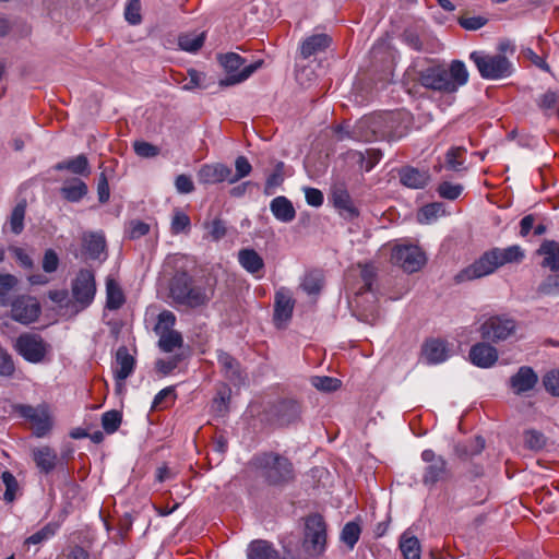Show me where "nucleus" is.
I'll return each instance as SVG.
<instances>
[{"label": "nucleus", "instance_id": "5", "mask_svg": "<svg viewBox=\"0 0 559 559\" xmlns=\"http://www.w3.org/2000/svg\"><path fill=\"white\" fill-rule=\"evenodd\" d=\"M218 61L228 74L219 81L221 86H230L247 80L263 63L262 60H258L245 66L246 60L236 52L218 55Z\"/></svg>", "mask_w": 559, "mask_h": 559}, {"label": "nucleus", "instance_id": "23", "mask_svg": "<svg viewBox=\"0 0 559 559\" xmlns=\"http://www.w3.org/2000/svg\"><path fill=\"white\" fill-rule=\"evenodd\" d=\"M295 300L284 288L277 290L274 296V316L275 322H286L290 320Z\"/></svg>", "mask_w": 559, "mask_h": 559}, {"label": "nucleus", "instance_id": "7", "mask_svg": "<svg viewBox=\"0 0 559 559\" xmlns=\"http://www.w3.org/2000/svg\"><path fill=\"white\" fill-rule=\"evenodd\" d=\"M326 523L320 513L305 518L304 547L311 556H321L326 547Z\"/></svg>", "mask_w": 559, "mask_h": 559}, {"label": "nucleus", "instance_id": "32", "mask_svg": "<svg viewBox=\"0 0 559 559\" xmlns=\"http://www.w3.org/2000/svg\"><path fill=\"white\" fill-rule=\"evenodd\" d=\"M238 261L240 265L251 274H258L264 269L263 258L251 248L241 249L238 252Z\"/></svg>", "mask_w": 559, "mask_h": 559}, {"label": "nucleus", "instance_id": "24", "mask_svg": "<svg viewBox=\"0 0 559 559\" xmlns=\"http://www.w3.org/2000/svg\"><path fill=\"white\" fill-rule=\"evenodd\" d=\"M524 258V252L520 246H510L508 248L491 249V273L495 269L507 263L520 262Z\"/></svg>", "mask_w": 559, "mask_h": 559}, {"label": "nucleus", "instance_id": "22", "mask_svg": "<svg viewBox=\"0 0 559 559\" xmlns=\"http://www.w3.org/2000/svg\"><path fill=\"white\" fill-rule=\"evenodd\" d=\"M480 332L484 340L489 335L488 320L480 325ZM472 364L481 368H489V343L484 341L472 346L469 350Z\"/></svg>", "mask_w": 559, "mask_h": 559}, {"label": "nucleus", "instance_id": "40", "mask_svg": "<svg viewBox=\"0 0 559 559\" xmlns=\"http://www.w3.org/2000/svg\"><path fill=\"white\" fill-rule=\"evenodd\" d=\"M284 167L283 162H277L272 174L267 176L263 190L265 195L274 194L275 189L283 185L285 179Z\"/></svg>", "mask_w": 559, "mask_h": 559}, {"label": "nucleus", "instance_id": "3", "mask_svg": "<svg viewBox=\"0 0 559 559\" xmlns=\"http://www.w3.org/2000/svg\"><path fill=\"white\" fill-rule=\"evenodd\" d=\"M400 114L388 111L361 119L353 133L355 139L366 142L373 140H395L402 136Z\"/></svg>", "mask_w": 559, "mask_h": 559}, {"label": "nucleus", "instance_id": "11", "mask_svg": "<svg viewBox=\"0 0 559 559\" xmlns=\"http://www.w3.org/2000/svg\"><path fill=\"white\" fill-rule=\"evenodd\" d=\"M418 82L421 86L440 92H454L455 84L450 80L448 70L442 66L428 67L418 72Z\"/></svg>", "mask_w": 559, "mask_h": 559}, {"label": "nucleus", "instance_id": "43", "mask_svg": "<svg viewBox=\"0 0 559 559\" xmlns=\"http://www.w3.org/2000/svg\"><path fill=\"white\" fill-rule=\"evenodd\" d=\"M300 287L308 295H318L323 287V277L317 271L309 272L305 275Z\"/></svg>", "mask_w": 559, "mask_h": 559}, {"label": "nucleus", "instance_id": "51", "mask_svg": "<svg viewBox=\"0 0 559 559\" xmlns=\"http://www.w3.org/2000/svg\"><path fill=\"white\" fill-rule=\"evenodd\" d=\"M311 384L319 391L334 392L341 386L342 382L337 378L316 376L311 378Z\"/></svg>", "mask_w": 559, "mask_h": 559}, {"label": "nucleus", "instance_id": "25", "mask_svg": "<svg viewBox=\"0 0 559 559\" xmlns=\"http://www.w3.org/2000/svg\"><path fill=\"white\" fill-rule=\"evenodd\" d=\"M516 330L515 321L508 316H491V341L507 340Z\"/></svg>", "mask_w": 559, "mask_h": 559}, {"label": "nucleus", "instance_id": "13", "mask_svg": "<svg viewBox=\"0 0 559 559\" xmlns=\"http://www.w3.org/2000/svg\"><path fill=\"white\" fill-rule=\"evenodd\" d=\"M421 460L427 464L423 475L424 485L433 486L448 477V463L441 455H437L432 450L427 449L423 451Z\"/></svg>", "mask_w": 559, "mask_h": 559}, {"label": "nucleus", "instance_id": "47", "mask_svg": "<svg viewBox=\"0 0 559 559\" xmlns=\"http://www.w3.org/2000/svg\"><path fill=\"white\" fill-rule=\"evenodd\" d=\"M466 151L463 147H452L445 154V167L450 170L461 171L464 169V155Z\"/></svg>", "mask_w": 559, "mask_h": 559}, {"label": "nucleus", "instance_id": "14", "mask_svg": "<svg viewBox=\"0 0 559 559\" xmlns=\"http://www.w3.org/2000/svg\"><path fill=\"white\" fill-rule=\"evenodd\" d=\"M270 420L278 426H288L300 418L301 405L296 400L283 399L273 403L269 411Z\"/></svg>", "mask_w": 559, "mask_h": 559}, {"label": "nucleus", "instance_id": "44", "mask_svg": "<svg viewBox=\"0 0 559 559\" xmlns=\"http://www.w3.org/2000/svg\"><path fill=\"white\" fill-rule=\"evenodd\" d=\"M85 249L88 253V257L93 260L99 258L100 253L106 248V241L104 236L98 234H91L87 238L84 239Z\"/></svg>", "mask_w": 559, "mask_h": 559}, {"label": "nucleus", "instance_id": "53", "mask_svg": "<svg viewBox=\"0 0 559 559\" xmlns=\"http://www.w3.org/2000/svg\"><path fill=\"white\" fill-rule=\"evenodd\" d=\"M448 72L450 80H452L456 87L457 85H464L468 80V73L465 64L460 60L452 61Z\"/></svg>", "mask_w": 559, "mask_h": 559}, {"label": "nucleus", "instance_id": "33", "mask_svg": "<svg viewBox=\"0 0 559 559\" xmlns=\"http://www.w3.org/2000/svg\"><path fill=\"white\" fill-rule=\"evenodd\" d=\"M485 448L486 439L481 436H475L472 440L455 444L454 452L460 459L467 460L480 454Z\"/></svg>", "mask_w": 559, "mask_h": 559}, {"label": "nucleus", "instance_id": "2", "mask_svg": "<svg viewBox=\"0 0 559 559\" xmlns=\"http://www.w3.org/2000/svg\"><path fill=\"white\" fill-rule=\"evenodd\" d=\"M249 466L270 486H283L294 479L293 463L276 452H261L252 456Z\"/></svg>", "mask_w": 559, "mask_h": 559}, {"label": "nucleus", "instance_id": "42", "mask_svg": "<svg viewBox=\"0 0 559 559\" xmlns=\"http://www.w3.org/2000/svg\"><path fill=\"white\" fill-rule=\"evenodd\" d=\"M182 336L175 330L165 331L158 341L159 348L165 353H171L176 347H181Z\"/></svg>", "mask_w": 559, "mask_h": 559}, {"label": "nucleus", "instance_id": "28", "mask_svg": "<svg viewBox=\"0 0 559 559\" xmlns=\"http://www.w3.org/2000/svg\"><path fill=\"white\" fill-rule=\"evenodd\" d=\"M332 43V38L326 34H316L307 37L300 47V55L307 59L318 52L324 51Z\"/></svg>", "mask_w": 559, "mask_h": 559}, {"label": "nucleus", "instance_id": "35", "mask_svg": "<svg viewBox=\"0 0 559 559\" xmlns=\"http://www.w3.org/2000/svg\"><path fill=\"white\" fill-rule=\"evenodd\" d=\"M399 547L404 559H420V542L416 536L411 535L407 531L401 535Z\"/></svg>", "mask_w": 559, "mask_h": 559}, {"label": "nucleus", "instance_id": "62", "mask_svg": "<svg viewBox=\"0 0 559 559\" xmlns=\"http://www.w3.org/2000/svg\"><path fill=\"white\" fill-rule=\"evenodd\" d=\"M206 229L209 230V235L214 241H218L224 238L227 234L226 224L221 218H215L211 223L206 224Z\"/></svg>", "mask_w": 559, "mask_h": 559}, {"label": "nucleus", "instance_id": "29", "mask_svg": "<svg viewBox=\"0 0 559 559\" xmlns=\"http://www.w3.org/2000/svg\"><path fill=\"white\" fill-rule=\"evenodd\" d=\"M87 192V185L79 178L67 180L60 188L61 197L72 203L80 202Z\"/></svg>", "mask_w": 559, "mask_h": 559}, {"label": "nucleus", "instance_id": "12", "mask_svg": "<svg viewBox=\"0 0 559 559\" xmlns=\"http://www.w3.org/2000/svg\"><path fill=\"white\" fill-rule=\"evenodd\" d=\"M96 293V283L94 273L82 269L72 282V296L82 308L88 307L94 300Z\"/></svg>", "mask_w": 559, "mask_h": 559}, {"label": "nucleus", "instance_id": "27", "mask_svg": "<svg viewBox=\"0 0 559 559\" xmlns=\"http://www.w3.org/2000/svg\"><path fill=\"white\" fill-rule=\"evenodd\" d=\"M270 210L274 217L283 223H290L296 217V210L289 199L280 195L270 203Z\"/></svg>", "mask_w": 559, "mask_h": 559}, {"label": "nucleus", "instance_id": "19", "mask_svg": "<svg viewBox=\"0 0 559 559\" xmlns=\"http://www.w3.org/2000/svg\"><path fill=\"white\" fill-rule=\"evenodd\" d=\"M199 180L205 185H215L223 181L230 183L231 168L225 164H205L199 170Z\"/></svg>", "mask_w": 559, "mask_h": 559}, {"label": "nucleus", "instance_id": "17", "mask_svg": "<svg viewBox=\"0 0 559 559\" xmlns=\"http://www.w3.org/2000/svg\"><path fill=\"white\" fill-rule=\"evenodd\" d=\"M538 382L537 373L528 366H522L510 378V388L516 395L532 391Z\"/></svg>", "mask_w": 559, "mask_h": 559}, {"label": "nucleus", "instance_id": "50", "mask_svg": "<svg viewBox=\"0 0 559 559\" xmlns=\"http://www.w3.org/2000/svg\"><path fill=\"white\" fill-rule=\"evenodd\" d=\"M121 423L122 414L119 411L111 409L102 415V427L109 435L116 432Z\"/></svg>", "mask_w": 559, "mask_h": 559}, {"label": "nucleus", "instance_id": "64", "mask_svg": "<svg viewBox=\"0 0 559 559\" xmlns=\"http://www.w3.org/2000/svg\"><path fill=\"white\" fill-rule=\"evenodd\" d=\"M544 295H559V274L549 275L538 287Z\"/></svg>", "mask_w": 559, "mask_h": 559}, {"label": "nucleus", "instance_id": "6", "mask_svg": "<svg viewBox=\"0 0 559 559\" xmlns=\"http://www.w3.org/2000/svg\"><path fill=\"white\" fill-rule=\"evenodd\" d=\"M360 267L359 278L361 286L355 294L354 302L359 309V319L361 321L373 323L379 318V312L376 306V296L372 294V301L369 307L362 305V296L365 293H372V285L377 278V272L372 264H358Z\"/></svg>", "mask_w": 559, "mask_h": 559}, {"label": "nucleus", "instance_id": "4", "mask_svg": "<svg viewBox=\"0 0 559 559\" xmlns=\"http://www.w3.org/2000/svg\"><path fill=\"white\" fill-rule=\"evenodd\" d=\"M12 411L32 424L33 435L37 438H44L52 430L53 418L47 403L37 406L13 404Z\"/></svg>", "mask_w": 559, "mask_h": 559}, {"label": "nucleus", "instance_id": "30", "mask_svg": "<svg viewBox=\"0 0 559 559\" xmlns=\"http://www.w3.org/2000/svg\"><path fill=\"white\" fill-rule=\"evenodd\" d=\"M33 460L41 473L49 474L58 463L57 452L49 447L33 450Z\"/></svg>", "mask_w": 559, "mask_h": 559}, {"label": "nucleus", "instance_id": "10", "mask_svg": "<svg viewBox=\"0 0 559 559\" xmlns=\"http://www.w3.org/2000/svg\"><path fill=\"white\" fill-rule=\"evenodd\" d=\"M9 306H11V319L24 325L36 322L41 313L40 304L29 295L17 296L10 301Z\"/></svg>", "mask_w": 559, "mask_h": 559}, {"label": "nucleus", "instance_id": "31", "mask_svg": "<svg viewBox=\"0 0 559 559\" xmlns=\"http://www.w3.org/2000/svg\"><path fill=\"white\" fill-rule=\"evenodd\" d=\"M248 559H281L278 551L273 545L264 539H255L249 544L247 550Z\"/></svg>", "mask_w": 559, "mask_h": 559}, {"label": "nucleus", "instance_id": "37", "mask_svg": "<svg viewBox=\"0 0 559 559\" xmlns=\"http://www.w3.org/2000/svg\"><path fill=\"white\" fill-rule=\"evenodd\" d=\"M423 354L430 364H438L447 358L445 343L440 340L427 341L423 346Z\"/></svg>", "mask_w": 559, "mask_h": 559}, {"label": "nucleus", "instance_id": "39", "mask_svg": "<svg viewBox=\"0 0 559 559\" xmlns=\"http://www.w3.org/2000/svg\"><path fill=\"white\" fill-rule=\"evenodd\" d=\"M19 285V278L10 273L0 274V306H9L10 293Z\"/></svg>", "mask_w": 559, "mask_h": 559}, {"label": "nucleus", "instance_id": "8", "mask_svg": "<svg viewBox=\"0 0 559 559\" xmlns=\"http://www.w3.org/2000/svg\"><path fill=\"white\" fill-rule=\"evenodd\" d=\"M13 348L27 362L40 364L45 360L51 346L41 335L24 332L16 337Z\"/></svg>", "mask_w": 559, "mask_h": 559}, {"label": "nucleus", "instance_id": "48", "mask_svg": "<svg viewBox=\"0 0 559 559\" xmlns=\"http://www.w3.org/2000/svg\"><path fill=\"white\" fill-rule=\"evenodd\" d=\"M361 528L358 523L352 521L344 525L341 532V540L353 549L359 540Z\"/></svg>", "mask_w": 559, "mask_h": 559}, {"label": "nucleus", "instance_id": "56", "mask_svg": "<svg viewBox=\"0 0 559 559\" xmlns=\"http://www.w3.org/2000/svg\"><path fill=\"white\" fill-rule=\"evenodd\" d=\"M235 175L231 174L230 183H235L238 180L247 177L252 171V166L246 156H238L235 160Z\"/></svg>", "mask_w": 559, "mask_h": 559}, {"label": "nucleus", "instance_id": "18", "mask_svg": "<svg viewBox=\"0 0 559 559\" xmlns=\"http://www.w3.org/2000/svg\"><path fill=\"white\" fill-rule=\"evenodd\" d=\"M217 361L224 377L235 385L241 384L246 380V373L241 368L240 362L230 354L218 350Z\"/></svg>", "mask_w": 559, "mask_h": 559}, {"label": "nucleus", "instance_id": "54", "mask_svg": "<svg viewBox=\"0 0 559 559\" xmlns=\"http://www.w3.org/2000/svg\"><path fill=\"white\" fill-rule=\"evenodd\" d=\"M190 217L180 210H176L171 219V233L178 235L190 230Z\"/></svg>", "mask_w": 559, "mask_h": 559}, {"label": "nucleus", "instance_id": "57", "mask_svg": "<svg viewBox=\"0 0 559 559\" xmlns=\"http://www.w3.org/2000/svg\"><path fill=\"white\" fill-rule=\"evenodd\" d=\"M188 76L189 82L183 85V90L186 91H193L195 88H206L207 85L205 84L206 75L203 72H200L195 69H189L188 70Z\"/></svg>", "mask_w": 559, "mask_h": 559}, {"label": "nucleus", "instance_id": "34", "mask_svg": "<svg viewBox=\"0 0 559 559\" xmlns=\"http://www.w3.org/2000/svg\"><path fill=\"white\" fill-rule=\"evenodd\" d=\"M106 308L109 310H118L126 302L124 294L119 283L114 278L106 281Z\"/></svg>", "mask_w": 559, "mask_h": 559}, {"label": "nucleus", "instance_id": "41", "mask_svg": "<svg viewBox=\"0 0 559 559\" xmlns=\"http://www.w3.org/2000/svg\"><path fill=\"white\" fill-rule=\"evenodd\" d=\"M26 200H21L12 210L10 215L11 231L20 235L24 229V217L26 212Z\"/></svg>", "mask_w": 559, "mask_h": 559}, {"label": "nucleus", "instance_id": "59", "mask_svg": "<svg viewBox=\"0 0 559 559\" xmlns=\"http://www.w3.org/2000/svg\"><path fill=\"white\" fill-rule=\"evenodd\" d=\"M462 191V185H453L449 181H443L438 187V193L440 194V197L448 200L457 199L461 195Z\"/></svg>", "mask_w": 559, "mask_h": 559}, {"label": "nucleus", "instance_id": "61", "mask_svg": "<svg viewBox=\"0 0 559 559\" xmlns=\"http://www.w3.org/2000/svg\"><path fill=\"white\" fill-rule=\"evenodd\" d=\"M367 156L359 154V162L361 168L366 171H370L381 159L382 153L380 150L370 148L366 151Z\"/></svg>", "mask_w": 559, "mask_h": 559}, {"label": "nucleus", "instance_id": "55", "mask_svg": "<svg viewBox=\"0 0 559 559\" xmlns=\"http://www.w3.org/2000/svg\"><path fill=\"white\" fill-rule=\"evenodd\" d=\"M15 372V364L9 352L0 347V377L12 378Z\"/></svg>", "mask_w": 559, "mask_h": 559}, {"label": "nucleus", "instance_id": "52", "mask_svg": "<svg viewBox=\"0 0 559 559\" xmlns=\"http://www.w3.org/2000/svg\"><path fill=\"white\" fill-rule=\"evenodd\" d=\"M1 480H2V483L5 486V491H4V495H3V499L7 502L14 501V499L16 497V492L19 490V484H17V480H16L15 476L11 472L4 471L1 474Z\"/></svg>", "mask_w": 559, "mask_h": 559}, {"label": "nucleus", "instance_id": "63", "mask_svg": "<svg viewBox=\"0 0 559 559\" xmlns=\"http://www.w3.org/2000/svg\"><path fill=\"white\" fill-rule=\"evenodd\" d=\"M543 382L546 391L552 395L559 396V368L546 373Z\"/></svg>", "mask_w": 559, "mask_h": 559}, {"label": "nucleus", "instance_id": "21", "mask_svg": "<svg viewBox=\"0 0 559 559\" xmlns=\"http://www.w3.org/2000/svg\"><path fill=\"white\" fill-rule=\"evenodd\" d=\"M489 274V251H485L478 260L459 272L454 281L462 283L473 281Z\"/></svg>", "mask_w": 559, "mask_h": 559}, {"label": "nucleus", "instance_id": "49", "mask_svg": "<svg viewBox=\"0 0 559 559\" xmlns=\"http://www.w3.org/2000/svg\"><path fill=\"white\" fill-rule=\"evenodd\" d=\"M58 525L56 523H48L45 526H43L39 531L32 534L24 540L25 546L29 545H39L44 543L45 540L52 537L57 532Z\"/></svg>", "mask_w": 559, "mask_h": 559}, {"label": "nucleus", "instance_id": "26", "mask_svg": "<svg viewBox=\"0 0 559 559\" xmlns=\"http://www.w3.org/2000/svg\"><path fill=\"white\" fill-rule=\"evenodd\" d=\"M53 169L57 171L68 170L76 176L88 177L91 175L90 162L84 154L59 162L53 166Z\"/></svg>", "mask_w": 559, "mask_h": 559}, {"label": "nucleus", "instance_id": "9", "mask_svg": "<svg viewBox=\"0 0 559 559\" xmlns=\"http://www.w3.org/2000/svg\"><path fill=\"white\" fill-rule=\"evenodd\" d=\"M391 260L407 273L419 271L426 264V254L418 246L399 245L392 250Z\"/></svg>", "mask_w": 559, "mask_h": 559}, {"label": "nucleus", "instance_id": "46", "mask_svg": "<svg viewBox=\"0 0 559 559\" xmlns=\"http://www.w3.org/2000/svg\"><path fill=\"white\" fill-rule=\"evenodd\" d=\"M204 40V33H201L199 35L183 34L179 36L178 45L185 51L195 52L203 46Z\"/></svg>", "mask_w": 559, "mask_h": 559}, {"label": "nucleus", "instance_id": "36", "mask_svg": "<svg viewBox=\"0 0 559 559\" xmlns=\"http://www.w3.org/2000/svg\"><path fill=\"white\" fill-rule=\"evenodd\" d=\"M514 66L508 56L491 57V80H502L512 75Z\"/></svg>", "mask_w": 559, "mask_h": 559}, {"label": "nucleus", "instance_id": "60", "mask_svg": "<svg viewBox=\"0 0 559 559\" xmlns=\"http://www.w3.org/2000/svg\"><path fill=\"white\" fill-rule=\"evenodd\" d=\"M524 443L526 448L537 451L544 448L546 444V438L542 432L528 430L525 432Z\"/></svg>", "mask_w": 559, "mask_h": 559}, {"label": "nucleus", "instance_id": "58", "mask_svg": "<svg viewBox=\"0 0 559 559\" xmlns=\"http://www.w3.org/2000/svg\"><path fill=\"white\" fill-rule=\"evenodd\" d=\"M124 17L132 25L141 23L142 16L140 0H129L124 10Z\"/></svg>", "mask_w": 559, "mask_h": 559}, {"label": "nucleus", "instance_id": "20", "mask_svg": "<svg viewBox=\"0 0 559 559\" xmlns=\"http://www.w3.org/2000/svg\"><path fill=\"white\" fill-rule=\"evenodd\" d=\"M400 182L411 189H423L430 181L428 170H421L412 166H404L399 169Z\"/></svg>", "mask_w": 559, "mask_h": 559}, {"label": "nucleus", "instance_id": "15", "mask_svg": "<svg viewBox=\"0 0 559 559\" xmlns=\"http://www.w3.org/2000/svg\"><path fill=\"white\" fill-rule=\"evenodd\" d=\"M331 201L343 218L353 221L359 216V210L355 206L349 192L343 185L333 187Z\"/></svg>", "mask_w": 559, "mask_h": 559}, {"label": "nucleus", "instance_id": "45", "mask_svg": "<svg viewBox=\"0 0 559 559\" xmlns=\"http://www.w3.org/2000/svg\"><path fill=\"white\" fill-rule=\"evenodd\" d=\"M444 213L443 204L439 202H433L426 204L418 212V222L421 224H428L435 219H437L440 215Z\"/></svg>", "mask_w": 559, "mask_h": 559}, {"label": "nucleus", "instance_id": "16", "mask_svg": "<svg viewBox=\"0 0 559 559\" xmlns=\"http://www.w3.org/2000/svg\"><path fill=\"white\" fill-rule=\"evenodd\" d=\"M117 369L115 370L116 391L120 393L124 388V380L130 377L135 367V359L126 346H120L116 352Z\"/></svg>", "mask_w": 559, "mask_h": 559}, {"label": "nucleus", "instance_id": "38", "mask_svg": "<svg viewBox=\"0 0 559 559\" xmlns=\"http://www.w3.org/2000/svg\"><path fill=\"white\" fill-rule=\"evenodd\" d=\"M539 252L545 255L543 265L552 271L559 270V248L555 241H545L539 249Z\"/></svg>", "mask_w": 559, "mask_h": 559}, {"label": "nucleus", "instance_id": "1", "mask_svg": "<svg viewBox=\"0 0 559 559\" xmlns=\"http://www.w3.org/2000/svg\"><path fill=\"white\" fill-rule=\"evenodd\" d=\"M214 296V284L209 278L194 277L177 271L169 282V297L176 305L190 309L205 307Z\"/></svg>", "mask_w": 559, "mask_h": 559}]
</instances>
